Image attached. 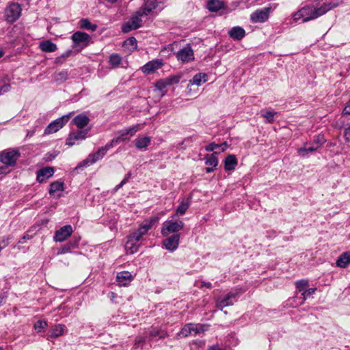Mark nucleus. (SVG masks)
Listing matches in <instances>:
<instances>
[{
  "instance_id": "obj_17",
  "label": "nucleus",
  "mask_w": 350,
  "mask_h": 350,
  "mask_svg": "<svg viewBox=\"0 0 350 350\" xmlns=\"http://www.w3.org/2000/svg\"><path fill=\"white\" fill-rule=\"evenodd\" d=\"M179 234H174L171 237H167L163 241L165 247L170 251H174L177 249L179 244Z\"/></svg>"
},
{
  "instance_id": "obj_30",
  "label": "nucleus",
  "mask_w": 350,
  "mask_h": 350,
  "mask_svg": "<svg viewBox=\"0 0 350 350\" xmlns=\"http://www.w3.org/2000/svg\"><path fill=\"white\" fill-rule=\"evenodd\" d=\"M151 226V222H146V224H142L139 229L133 232L132 234L136 237V239L140 240L141 237L148 231Z\"/></svg>"
},
{
  "instance_id": "obj_13",
  "label": "nucleus",
  "mask_w": 350,
  "mask_h": 350,
  "mask_svg": "<svg viewBox=\"0 0 350 350\" xmlns=\"http://www.w3.org/2000/svg\"><path fill=\"white\" fill-rule=\"evenodd\" d=\"M163 62L160 59H154L148 62L141 68L142 71L146 75L154 73L157 70L161 68Z\"/></svg>"
},
{
  "instance_id": "obj_10",
  "label": "nucleus",
  "mask_w": 350,
  "mask_h": 350,
  "mask_svg": "<svg viewBox=\"0 0 350 350\" xmlns=\"http://www.w3.org/2000/svg\"><path fill=\"white\" fill-rule=\"evenodd\" d=\"M90 129L79 130L76 132H70L66 141V145L72 146L76 141L83 140L87 137Z\"/></svg>"
},
{
  "instance_id": "obj_43",
  "label": "nucleus",
  "mask_w": 350,
  "mask_h": 350,
  "mask_svg": "<svg viewBox=\"0 0 350 350\" xmlns=\"http://www.w3.org/2000/svg\"><path fill=\"white\" fill-rule=\"evenodd\" d=\"M319 148L316 146L315 148H312V146L306 148V147H302L298 149L297 152L300 156L305 157L310 152H312L314 151H316Z\"/></svg>"
},
{
  "instance_id": "obj_42",
  "label": "nucleus",
  "mask_w": 350,
  "mask_h": 350,
  "mask_svg": "<svg viewBox=\"0 0 350 350\" xmlns=\"http://www.w3.org/2000/svg\"><path fill=\"white\" fill-rule=\"evenodd\" d=\"M47 325H48V324H47L46 321L40 320L35 323L33 327H34V329H36V331L38 333H40L41 332H43L46 329Z\"/></svg>"
},
{
  "instance_id": "obj_37",
  "label": "nucleus",
  "mask_w": 350,
  "mask_h": 350,
  "mask_svg": "<svg viewBox=\"0 0 350 350\" xmlns=\"http://www.w3.org/2000/svg\"><path fill=\"white\" fill-rule=\"evenodd\" d=\"M167 86H168V84H167L165 79H159L155 83V87L162 93V96L165 95L166 93L165 89Z\"/></svg>"
},
{
  "instance_id": "obj_48",
  "label": "nucleus",
  "mask_w": 350,
  "mask_h": 350,
  "mask_svg": "<svg viewBox=\"0 0 350 350\" xmlns=\"http://www.w3.org/2000/svg\"><path fill=\"white\" fill-rule=\"evenodd\" d=\"M316 290V288H311L307 290H304L302 293L303 302L307 299L308 297L314 293Z\"/></svg>"
},
{
  "instance_id": "obj_3",
  "label": "nucleus",
  "mask_w": 350,
  "mask_h": 350,
  "mask_svg": "<svg viewBox=\"0 0 350 350\" xmlns=\"http://www.w3.org/2000/svg\"><path fill=\"white\" fill-rule=\"evenodd\" d=\"M143 125L144 124H137L125 129L120 133L119 136L111 139L109 143L111 144L112 147H113L122 142L129 141L131 137L135 135L137 131L142 129Z\"/></svg>"
},
{
  "instance_id": "obj_8",
  "label": "nucleus",
  "mask_w": 350,
  "mask_h": 350,
  "mask_svg": "<svg viewBox=\"0 0 350 350\" xmlns=\"http://www.w3.org/2000/svg\"><path fill=\"white\" fill-rule=\"evenodd\" d=\"M70 116L66 115L51 122L44 130L45 134H51L62 129L70 120Z\"/></svg>"
},
{
  "instance_id": "obj_63",
  "label": "nucleus",
  "mask_w": 350,
  "mask_h": 350,
  "mask_svg": "<svg viewBox=\"0 0 350 350\" xmlns=\"http://www.w3.org/2000/svg\"><path fill=\"white\" fill-rule=\"evenodd\" d=\"M193 345H196L198 347H202L204 345V341H198V342H193Z\"/></svg>"
},
{
  "instance_id": "obj_50",
  "label": "nucleus",
  "mask_w": 350,
  "mask_h": 350,
  "mask_svg": "<svg viewBox=\"0 0 350 350\" xmlns=\"http://www.w3.org/2000/svg\"><path fill=\"white\" fill-rule=\"evenodd\" d=\"M68 79V72L66 70L61 71L57 74V80L66 81Z\"/></svg>"
},
{
  "instance_id": "obj_51",
  "label": "nucleus",
  "mask_w": 350,
  "mask_h": 350,
  "mask_svg": "<svg viewBox=\"0 0 350 350\" xmlns=\"http://www.w3.org/2000/svg\"><path fill=\"white\" fill-rule=\"evenodd\" d=\"M70 249H71V247L70 245H65L64 246H63L62 247H61L59 250L57 254H64L68 253L70 251Z\"/></svg>"
},
{
  "instance_id": "obj_19",
  "label": "nucleus",
  "mask_w": 350,
  "mask_h": 350,
  "mask_svg": "<svg viewBox=\"0 0 350 350\" xmlns=\"http://www.w3.org/2000/svg\"><path fill=\"white\" fill-rule=\"evenodd\" d=\"M133 280V276L129 271H122L117 274L116 280L120 286H127Z\"/></svg>"
},
{
  "instance_id": "obj_21",
  "label": "nucleus",
  "mask_w": 350,
  "mask_h": 350,
  "mask_svg": "<svg viewBox=\"0 0 350 350\" xmlns=\"http://www.w3.org/2000/svg\"><path fill=\"white\" fill-rule=\"evenodd\" d=\"M139 241V239H136V237H135V236L131 234L125 244V249L126 252L131 254L137 252L139 245L137 243Z\"/></svg>"
},
{
  "instance_id": "obj_32",
  "label": "nucleus",
  "mask_w": 350,
  "mask_h": 350,
  "mask_svg": "<svg viewBox=\"0 0 350 350\" xmlns=\"http://www.w3.org/2000/svg\"><path fill=\"white\" fill-rule=\"evenodd\" d=\"M64 183L60 180H56L50 184L49 193L53 195L56 191L64 190Z\"/></svg>"
},
{
  "instance_id": "obj_41",
  "label": "nucleus",
  "mask_w": 350,
  "mask_h": 350,
  "mask_svg": "<svg viewBox=\"0 0 350 350\" xmlns=\"http://www.w3.org/2000/svg\"><path fill=\"white\" fill-rule=\"evenodd\" d=\"M167 336V333L163 331H160L157 328H152L150 331V337H159V338H164Z\"/></svg>"
},
{
  "instance_id": "obj_52",
  "label": "nucleus",
  "mask_w": 350,
  "mask_h": 350,
  "mask_svg": "<svg viewBox=\"0 0 350 350\" xmlns=\"http://www.w3.org/2000/svg\"><path fill=\"white\" fill-rule=\"evenodd\" d=\"M219 146V144H215V142H212L205 147V150L208 152H211L213 151L215 148H218Z\"/></svg>"
},
{
  "instance_id": "obj_5",
  "label": "nucleus",
  "mask_w": 350,
  "mask_h": 350,
  "mask_svg": "<svg viewBox=\"0 0 350 350\" xmlns=\"http://www.w3.org/2000/svg\"><path fill=\"white\" fill-rule=\"evenodd\" d=\"M22 12L21 6L18 3H11L5 10V21L13 23L18 20Z\"/></svg>"
},
{
  "instance_id": "obj_35",
  "label": "nucleus",
  "mask_w": 350,
  "mask_h": 350,
  "mask_svg": "<svg viewBox=\"0 0 350 350\" xmlns=\"http://www.w3.org/2000/svg\"><path fill=\"white\" fill-rule=\"evenodd\" d=\"M278 115L277 112L271 111H261V116L266 119L267 123H273L274 122L275 116Z\"/></svg>"
},
{
  "instance_id": "obj_34",
  "label": "nucleus",
  "mask_w": 350,
  "mask_h": 350,
  "mask_svg": "<svg viewBox=\"0 0 350 350\" xmlns=\"http://www.w3.org/2000/svg\"><path fill=\"white\" fill-rule=\"evenodd\" d=\"M223 7V3L219 0H209L207 8L211 12H217Z\"/></svg>"
},
{
  "instance_id": "obj_23",
  "label": "nucleus",
  "mask_w": 350,
  "mask_h": 350,
  "mask_svg": "<svg viewBox=\"0 0 350 350\" xmlns=\"http://www.w3.org/2000/svg\"><path fill=\"white\" fill-rule=\"evenodd\" d=\"M230 37L234 40H241L245 36V31L243 28L237 26L232 27L228 32Z\"/></svg>"
},
{
  "instance_id": "obj_20",
  "label": "nucleus",
  "mask_w": 350,
  "mask_h": 350,
  "mask_svg": "<svg viewBox=\"0 0 350 350\" xmlns=\"http://www.w3.org/2000/svg\"><path fill=\"white\" fill-rule=\"evenodd\" d=\"M90 118L85 113H81L76 116L73 120L72 123L80 130L83 129L89 124Z\"/></svg>"
},
{
  "instance_id": "obj_38",
  "label": "nucleus",
  "mask_w": 350,
  "mask_h": 350,
  "mask_svg": "<svg viewBox=\"0 0 350 350\" xmlns=\"http://www.w3.org/2000/svg\"><path fill=\"white\" fill-rule=\"evenodd\" d=\"M189 202L187 200V202L183 201L177 207L176 210V214L177 215H183L185 213L187 209L189 208Z\"/></svg>"
},
{
  "instance_id": "obj_29",
  "label": "nucleus",
  "mask_w": 350,
  "mask_h": 350,
  "mask_svg": "<svg viewBox=\"0 0 350 350\" xmlns=\"http://www.w3.org/2000/svg\"><path fill=\"white\" fill-rule=\"evenodd\" d=\"M151 138L150 137H138L135 140V146L137 149L146 148L150 144Z\"/></svg>"
},
{
  "instance_id": "obj_18",
  "label": "nucleus",
  "mask_w": 350,
  "mask_h": 350,
  "mask_svg": "<svg viewBox=\"0 0 350 350\" xmlns=\"http://www.w3.org/2000/svg\"><path fill=\"white\" fill-rule=\"evenodd\" d=\"M113 148L111 144L108 142L105 146L100 147L98 150L90 154V158L92 159V163H96L97 161L101 159L107 153V150Z\"/></svg>"
},
{
  "instance_id": "obj_33",
  "label": "nucleus",
  "mask_w": 350,
  "mask_h": 350,
  "mask_svg": "<svg viewBox=\"0 0 350 350\" xmlns=\"http://www.w3.org/2000/svg\"><path fill=\"white\" fill-rule=\"evenodd\" d=\"M217 152H214L211 154H207L206 156V161L205 164L208 166L213 167L214 168H217V166L218 165L219 161L217 157Z\"/></svg>"
},
{
  "instance_id": "obj_54",
  "label": "nucleus",
  "mask_w": 350,
  "mask_h": 350,
  "mask_svg": "<svg viewBox=\"0 0 350 350\" xmlns=\"http://www.w3.org/2000/svg\"><path fill=\"white\" fill-rule=\"evenodd\" d=\"M344 137L347 141L350 142V126L345 129Z\"/></svg>"
},
{
  "instance_id": "obj_56",
  "label": "nucleus",
  "mask_w": 350,
  "mask_h": 350,
  "mask_svg": "<svg viewBox=\"0 0 350 350\" xmlns=\"http://www.w3.org/2000/svg\"><path fill=\"white\" fill-rule=\"evenodd\" d=\"M56 155H53L51 153H47L45 155L44 159L46 161H51L53 159L55 158Z\"/></svg>"
},
{
  "instance_id": "obj_24",
  "label": "nucleus",
  "mask_w": 350,
  "mask_h": 350,
  "mask_svg": "<svg viewBox=\"0 0 350 350\" xmlns=\"http://www.w3.org/2000/svg\"><path fill=\"white\" fill-rule=\"evenodd\" d=\"M146 16L145 14H142V11L139 9L137 10L135 14H133L129 22L131 23V25L135 29H138L142 27V17Z\"/></svg>"
},
{
  "instance_id": "obj_58",
  "label": "nucleus",
  "mask_w": 350,
  "mask_h": 350,
  "mask_svg": "<svg viewBox=\"0 0 350 350\" xmlns=\"http://www.w3.org/2000/svg\"><path fill=\"white\" fill-rule=\"evenodd\" d=\"M71 53H72V51L68 50V51H66L65 53H64L60 56L62 57V59H66V58L70 57L71 55Z\"/></svg>"
},
{
  "instance_id": "obj_39",
  "label": "nucleus",
  "mask_w": 350,
  "mask_h": 350,
  "mask_svg": "<svg viewBox=\"0 0 350 350\" xmlns=\"http://www.w3.org/2000/svg\"><path fill=\"white\" fill-rule=\"evenodd\" d=\"M122 62V57L118 53H113L109 57V63L114 66H119Z\"/></svg>"
},
{
  "instance_id": "obj_61",
  "label": "nucleus",
  "mask_w": 350,
  "mask_h": 350,
  "mask_svg": "<svg viewBox=\"0 0 350 350\" xmlns=\"http://www.w3.org/2000/svg\"><path fill=\"white\" fill-rule=\"evenodd\" d=\"M125 183H124V181H121L118 185L116 186L115 187V191H118L120 188H122L123 187V185H124Z\"/></svg>"
},
{
  "instance_id": "obj_44",
  "label": "nucleus",
  "mask_w": 350,
  "mask_h": 350,
  "mask_svg": "<svg viewBox=\"0 0 350 350\" xmlns=\"http://www.w3.org/2000/svg\"><path fill=\"white\" fill-rule=\"evenodd\" d=\"M295 286L299 291H304L309 286L307 280H301L295 282Z\"/></svg>"
},
{
  "instance_id": "obj_28",
  "label": "nucleus",
  "mask_w": 350,
  "mask_h": 350,
  "mask_svg": "<svg viewBox=\"0 0 350 350\" xmlns=\"http://www.w3.org/2000/svg\"><path fill=\"white\" fill-rule=\"evenodd\" d=\"M336 265L340 268H346L350 264V253L344 252L336 260Z\"/></svg>"
},
{
  "instance_id": "obj_15",
  "label": "nucleus",
  "mask_w": 350,
  "mask_h": 350,
  "mask_svg": "<svg viewBox=\"0 0 350 350\" xmlns=\"http://www.w3.org/2000/svg\"><path fill=\"white\" fill-rule=\"evenodd\" d=\"M67 331L66 325L63 324H56L51 327L47 340L50 338H56L63 336Z\"/></svg>"
},
{
  "instance_id": "obj_4",
  "label": "nucleus",
  "mask_w": 350,
  "mask_h": 350,
  "mask_svg": "<svg viewBox=\"0 0 350 350\" xmlns=\"http://www.w3.org/2000/svg\"><path fill=\"white\" fill-rule=\"evenodd\" d=\"M71 39L73 42L72 48L81 51L88 46L90 37L87 33L78 31L72 35Z\"/></svg>"
},
{
  "instance_id": "obj_25",
  "label": "nucleus",
  "mask_w": 350,
  "mask_h": 350,
  "mask_svg": "<svg viewBox=\"0 0 350 350\" xmlns=\"http://www.w3.org/2000/svg\"><path fill=\"white\" fill-rule=\"evenodd\" d=\"M158 6L157 0H146V3L139 9L142 11V14L148 15L153 10Z\"/></svg>"
},
{
  "instance_id": "obj_11",
  "label": "nucleus",
  "mask_w": 350,
  "mask_h": 350,
  "mask_svg": "<svg viewBox=\"0 0 350 350\" xmlns=\"http://www.w3.org/2000/svg\"><path fill=\"white\" fill-rule=\"evenodd\" d=\"M270 11V8L257 10L251 14L250 19L253 23H264L269 18Z\"/></svg>"
},
{
  "instance_id": "obj_16",
  "label": "nucleus",
  "mask_w": 350,
  "mask_h": 350,
  "mask_svg": "<svg viewBox=\"0 0 350 350\" xmlns=\"http://www.w3.org/2000/svg\"><path fill=\"white\" fill-rule=\"evenodd\" d=\"M53 174L54 168L53 167H44L37 172L36 179L39 183H42L53 176Z\"/></svg>"
},
{
  "instance_id": "obj_49",
  "label": "nucleus",
  "mask_w": 350,
  "mask_h": 350,
  "mask_svg": "<svg viewBox=\"0 0 350 350\" xmlns=\"http://www.w3.org/2000/svg\"><path fill=\"white\" fill-rule=\"evenodd\" d=\"M135 29L131 25L129 21L124 23L122 26V31L124 33H128L132 30Z\"/></svg>"
},
{
  "instance_id": "obj_53",
  "label": "nucleus",
  "mask_w": 350,
  "mask_h": 350,
  "mask_svg": "<svg viewBox=\"0 0 350 350\" xmlns=\"http://www.w3.org/2000/svg\"><path fill=\"white\" fill-rule=\"evenodd\" d=\"M342 113L344 115H350V100L347 103L342 111Z\"/></svg>"
},
{
  "instance_id": "obj_27",
  "label": "nucleus",
  "mask_w": 350,
  "mask_h": 350,
  "mask_svg": "<svg viewBox=\"0 0 350 350\" xmlns=\"http://www.w3.org/2000/svg\"><path fill=\"white\" fill-rule=\"evenodd\" d=\"M208 80V75L206 73H197L189 81V85H200L202 81L206 82Z\"/></svg>"
},
{
  "instance_id": "obj_59",
  "label": "nucleus",
  "mask_w": 350,
  "mask_h": 350,
  "mask_svg": "<svg viewBox=\"0 0 350 350\" xmlns=\"http://www.w3.org/2000/svg\"><path fill=\"white\" fill-rule=\"evenodd\" d=\"M8 245V243L7 241H5V240H3L1 243H0V252L1 251V250L4 247H5L7 245Z\"/></svg>"
},
{
  "instance_id": "obj_47",
  "label": "nucleus",
  "mask_w": 350,
  "mask_h": 350,
  "mask_svg": "<svg viewBox=\"0 0 350 350\" xmlns=\"http://www.w3.org/2000/svg\"><path fill=\"white\" fill-rule=\"evenodd\" d=\"M93 163H92V159H91V158H90V155H89L86 159L82 161L77 165V167H75V170L81 169L83 167L89 166Z\"/></svg>"
},
{
  "instance_id": "obj_2",
  "label": "nucleus",
  "mask_w": 350,
  "mask_h": 350,
  "mask_svg": "<svg viewBox=\"0 0 350 350\" xmlns=\"http://www.w3.org/2000/svg\"><path fill=\"white\" fill-rule=\"evenodd\" d=\"M20 157L18 150L8 148L0 152V162L9 167H14Z\"/></svg>"
},
{
  "instance_id": "obj_45",
  "label": "nucleus",
  "mask_w": 350,
  "mask_h": 350,
  "mask_svg": "<svg viewBox=\"0 0 350 350\" xmlns=\"http://www.w3.org/2000/svg\"><path fill=\"white\" fill-rule=\"evenodd\" d=\"M124 46H131L133 49H136L137 47V42L135 38L130 37L124 42Z\"/></svg>"
},
{
  "instance_id": "obj_62",
  "label": "nucleus",
  "mask_w": 350,
  "mask_h": 350,
  "mask_svg": "<svg viewBox=\"0 0 350 350\" xmlns=\"http://www.w3.org/2000/svg\"><path fill=\"white\" fill-rule=\"evenodd\" d=\"M65 59H62V57L61 56H59L57 57L56 59H55V62L56 64H63L64 62Z\"/></svg>"
},
{
  "instance_id": "obj_9",
  "label": "nucleus",
  "mask_w": 350,
  "mask_h": 350,
  "mask_svg": "<svg viewBox=\"0 0 350 350\" xmlns=\"http://www.w3.org/2000/svg\"><path fill=\"white\" fill-rule=\"evenodd\" d=\"M176 58L178 62L182 63H188L193 61L194 53L190 44H187L185 47L178 51Z\"/></svg>"
},
{
  "instance_id": "obj_26",
  "label": "nucleus",
  "mask_w": 350,
  "mask_h": 350,
  "mask_svg": "<svg viewBox=\"0 0 350 350\" xmlns=\"http://www.w3.org/2000/svg\"><path fill=\"white\" fill-rule=\"evenodd\" d=\"M40 49L42 51L46 53H52L57 50V47L56 44L52 42L51 40H44L40 42Z\"/></svg>"
},
{
  "instance_id": "obj_60",
  "label": "nucleus",
  "mask_w": 350,
  "mask_h": 350,
  "mask_svg": "<svg viewBox=\"0 0 350 350\" xmlns=\"http://www.w3.org/2000/svg\"><path fill=\"white\" fill-rule=\"evenodd\" d=\"M131 176V172L127 173L125 175L124 178H123L122 181H124V183L126 184L130 179Z\"/></svg>"
},
{
  "instance_id": "obj_57",
  "label": "nucleus",
  "mask_w": 350,
  "mask_h": 350,
  "mask_svg": "<svg viewBox=\"0 0 350 350\" xmlns=\"http://www.w3.org/2000/svg\"><path fill=\"white\" fill-rule=\"evenodd\" d=\"M204 286L206 287L207 288H212V284L210 282H206L204 281H202L201 282V285H200V288H202Z\"/></svg>"
},
{
  "instance_id": "obj_7",
  "label": "nucleus",
  "mask_w": 350,
  "mask_h": 350,
  "mask_svg": "<svg viewBox=\"0 0 350 350\" xmlns=\"http://www.w3.org/2000/svg\"><path fill=\"white\" fill-rule=\"evenodd\" d=\"M205 325L189 323L181 329L178 335L181 337H187L189 335H196L206 330Z\"/></svg>"
},
{
  "instance_id": "obj_1",
  "label": "nucleus",
  "mask_w": 350,
  "mask_h": 350,
  "mask_svg": "<svg viewBox=\"0 0 350 350\" xmlns=\"http://www.w3.org/2000/svg\"><path fill=\"white\" fill-rule=\"evenodd\" d=\"M330 4L323 3L319 8L313 5L304 6L293 14V20L297 21L302 19L303 23L315 19L332 9Z\"/></svg>"
},
{
  "instance_id": "obj_31",
  "label": "nucleus",
  "mask_w": 350,
  "mask_h": 350,
  "mask_svg": "<svg viewBox=\"0 0 350 350\" xmlns=\"http://www.w3.org/2000/svg\"><path fill=\"white\" fill-rule=\"evenodd\" d=\"M79 27L81 29L91 30L94 31L97 29L98 26L96 24H92L88 18H82L79 22Z\"/></svg>"
},
{
  "instance_id": "obj_46",
  "label": "nucleus",
  "mask_w": 350,
  "mask_h": 350,
  "mask_svg": "<svg viewBox=\"0 0 350 350\" xmlns=\"http://www.w3.org/2000/svg\"><path fill=\"white\" fill-rule=\"evenodd\" d=\"M146 339V337L145 336H137L135 340L134 348L137 349L142 347L144 344Z\"/></svg>"
},
{
  "instance_id": "obj_12",
  "label": "nucleus",
  "mask_w": 350,
  "mask_h": 350,
  "mask_svg": "<svg viewBox=\"0 0 350 350\" xmlns=\"http://www.w3.org/2000/svg\"><path fill=\"white\" fill-rule=\"evenodd\" d=\"M241 292H230L226 296H225L224 298H218L216 300V306L220 310H222L226 306H232L234 304L233 299L236 300V297L239 293H241Z\"/></svg>"
},
{
  "instance_id": "obj_6",
  "label": "nucleus",
  "mask_w": 350,
  "mask_h": 350,
  "mask_svg": "<svg viewBox=\"0 0 350 350\" xmlns=\"http://www.w3.org/2000/svg\"><path fill=\"white\" fill-rule=\"evenodd\" d=\"M184 224L181 220H168L163 224L161 230L163 235L168 236L171 233L178 232Z\"/></svg>"
},
{
  "instance_id": "obj_14",
  "label": "nucleus",
  "mask_w": 350,
  "mask_h": 350,
  "mask_svg": "<svg viewBox=\"0 0 350 350\" xmlns=\"http://www.w3.org/2000/svg\"><path fill=\"white\" fill-rule=\"evenodd\" d=\"M72 232V228L70 225H66L57 230L54 239L55 241L62 242L65 241Z\"/></svg>"
},
{
  "instance_id": "obj_40",
  "label": "nucleus",
  "mask_w": 350,
  "mask_h": 350,
  "mask_svg": "<svg viewBox=\"0 0 350 350\" xmlns=\"http://www.w3.org/2000/svg\"><path fill=\"white\" fill-rule=\"evenodd\" d=\"M325 139L324 137V135H321V134H319V135H317L315 136H314V138H313V144H315L316 146L319 148L320 147H321L325 142Z\"/></svg>"
},
{
  "instance_id": "obj_36",
  "label": "nucleus",
  "mask_w": 350,
  "mask_h": 350,
  "mask_svg": "<svg viewBox=\"0 0 350 350\" xmlns=\"http://www.w3.org/2000/svg\"><path fill=\"white\" fill-rule=\"evenodd\" d=\"M182 77H183V74H178V75H170L169 77H167L165 79V80L167 81V84H168V85H172L178 83L180 82V80L182 78Z\"/></svg>"
},
{
  "instance_id": "obj_64",
  "label": "nucleus",
  "mask_w": 350,
  "mask_h": 350,
  "mask_svg": "<svg viewBox=\"0 0 350 350\" xmlns=\"http://www.w3.org/2000/svg\"><path fill=\"white\" fill-rule=\"evenodd\" d=\"M208 350H221L220 347L218 345H213L210 347Z\"/></svg>"
},
{
  "instance_id": "obj_22",
  "label": "nucleus",
  "mask_w": 350,
  "mask_h": 350,
  "mask_svg": "<svg viewBox=\"0 0 350 350\" xmlns=\"http://www.w3.org/2000/svg\"><path fill=\"white\" fill-rule=\"evenodd\" d=\"M238 165V160L234 154H228L224 160V169L226 171H232Z\"/></svg>"
},
{
  "instance_id": "obj_55",
  "label": "nucleus",
  "mask_w": 350,
  "mask_h": 350,
  "mask_svg": "<svg viewBox=\"0 0 350 350\" xmlns=\"http://www.w3.org/2000/svg\"><path fill=\"white\" fill-rule=\"evenodd\" d=\"M9 166L4 165L0 167V175H5L10 172V170H8V167Z\"/></svg>"
}]
</instances>
